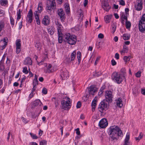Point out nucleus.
Wrapping results in <instances>:
<instances>
[{
	"label": "nucleus",
	"mask_w": 145,
	"mask_h": 145,
	"mask_svg": "<svg viewBox=\"0 0 145 145\" xmlns=\"http://www.w3.org/2000/svg\"><path fill=\"white\" fill-rule=\"evenodd\" d=\"M109 140L111 142L114 143L117 141L119 137L123 135L122 132L117 126H111L108 129Z\"/></svg>",
	"instance_id": "f257e3e1"
},
{
	"label": "nucleus",
	"mask_w": 145,
	"mask_h": 145,
	"mask_svg": "<svg viewBox=\"0 0 145 145\" xmlns=\"http://www.w3.org/2000/svg\"><path fill=\"white\" fill-rule=\"evenodd\" d=\"M63 38L65 41L70 45L75 44L77 40L75 35H71L69 33H65L64 35Z\"/></svg>",
	"instance_id": "f03ea898"
},
{
	"label": "nucleus",
	"mask_w": 145,
	"mask_h": 145,
	"mask_svg": "<svg viewBox=\"0 0 145 145\" xmlns=\"http://www.w3.org/2000/svg\"><path fill=\"white\" fill-rule=\"evenodd\" d=\"M109 103L105 101V100H103L100 103L98 107V111L101 113H103L106 111L108 108Z\"/></svg>",
	"instance_id": "7ed1b4c3"
},
{
	"label": "nucleus",
	"mask_w": 145,
	"mask_h": 145,
	"mask_svg": "<svg viewBox=\"0 0 145 145\" xmlns=\"http://www.w3.org/2000/svg\"><path fill=\"white\" fill-rule=\"evenodd\" d=\"M70 98L67 97L66 99L62 100L61 102V108L65 110H69L71 107V102Z\"/></svg>",
	"instance_id": "20e7f679"
},
{
	"label": "nucleus",
	"mask_w": 145,
	"mask_h": 145,
	"mask_svg": "<svg viewBox=\"0 0 145 145\" xmlns=\"http://www.w3.org/2000/svg\"><path fill=\"white\" fill-rule=\"evenodd\" d=\"M124 75H121V74L118 72H114L112 75V79L113 80H115L118 84H120L123 79H125Z\"/></svg>",
	"instance_id": "39448f33"
},
{
	"label": "nucleus",
	"mask_w": 145,
	"mask_h": 145,
	"mask_svg": "<svg viewBox=\"0 0 145 145\" xmlns=\"http://www.w3.org/2000/svg\"><path fill=\"white\" fill-rule=\"evenodd\" d=\"M105 101L108 102V103H111L112 101V98H113V95L112 94V92L111 91H106L105 94Z\"/></svg>",
	"instance_id": "423d86ee"
},
{
	"label": "nucleus",
	"mask_w": 145,
	"mask_h": 145,
	"mask_svg": "<svg viewBox=\"0 0 145 145\" xmlns=\"http://www.w3.org/2000/svg\"><path fill=\"white\" fill-rule=\"evenodd\" d=\"M56 8L55 0H53L52 1H50L47 3L46 9L49 13H50L52 11V9H54Z\"/></svg>",
	"instance_id": "0eeeda50"
},
{
	"label": "nucleus",
	"mask_w": 145,
	"mask_h": 145,
	"mask_svg": "<svg viewBox=\"0 0 145 145\" xmlns=\"http://www.w3.org/2000/svg\"><path fill=\"white\" fill-rule=\"evenodd\" d=\"M142 4V0H137L134 5L136 10L138 11L141 10L143 8Z\"/></svg>",
	"instance_id": "6e6552de"
},
{
	"label": "nucleus",
	"mask_w": 145,
	"mask_h": 145,
	"mask_svg": "<svg viewBox=\"0 0 145 145\" xmlns=\"http://www.w3.org/2000/svg\"><path fill=\"white\" fill-rule=\"evenodd\" d=\"M16 52L19 54L21 50V41L20 39H17L16 41Z\"/></svg>",
	"instance_id": "1a4fd4ad"
},
{
	"label": "nucleus",
	"mask_w": 145,
	"mask_h": 145,
	"mask_svg": "<svg viewBox=\"0 0 145 145\" xmlns=\"http://www.w3.org/2000/svg\"><path fill=\"white\" fill-rule=\"evenodd\" d=\"M8 42V39L7 38H4L3 40H1L0 41V50H3L4 49L6 46L7 45Z\"/></svg>",
	"instance_id": "9d476101"
},
{
	"label": "nucleus",
	"mask_w": 145,
	"mask_h": 145,
	"mask_svg": "<svg viewBox=\"0 0 145 145\" xmlns=\"http://www.w3.org/2000/svg\"><path fill=\"white\" fill-rule=\"evenodd\" d=\"M108 125V122L107 120L105 118L102 119L99 123V125L101 128L106 127Z\"/></svg>",
	"instance_id": "9b49d317"
},
{
	"label": "nucleus",
	"mask_w": 145,
	"mask_h": 145,
	"mask_svg": "<svg viewBox=\"0 0 145 145\" xmlns=\"http://www.w3.org/2000/svg\"><path fill=\"white\" fill-rule=\"evenodd\" d=\"M102 7L103 9L107 12L111 8L108 2L106 1H105L102 3Z\"/></svg>",
	"instance_id": "f8f14e48"
},
{
	"label": "nucleus",
	"mask_w": 145,
	"mask_h": 145,
	"mask_svg": "<svg viewBox=\"0 0 145 145\" xmlns=\"http://www.w3.org/2000/svg\"><path fill=\"white\" fill-rule=\"evenodd\" d=\"M33 13L32 10L30 9L27 13L26 20L29 23H31L33 21Z\"/></svg>",
	"instance_id": "ddd939ff"
},
{
	"label": "nucleus",
	"mask_w": 145,
	"mask_h": 145,
	"mask_svg": "<svg viewBox=\"0 0 145 145\" xmlns=\"http://www.w3.org/2000/svg\"><path fill=\"white\" fill-rule=\"evenodd\" d=\"M88 91L90 94L94 95L97 91V89L94 86H91L88 88Z\"/></svg>",
	"instance_id": "4468645a"
},
{
	"label": "nucleus",
	"mask_w": 145,
	"mask_h": 145,
	"mask_svg": "<svg viewBox=\"0 0 145 145\" xmlns=\"http://www.w3.org/2000/svg\"><path fill=\"white\" fill-rule=\"evenodd\" d=\"M58 14L60 17L61 20L62 22H63L65 20V13L63 12V9L61 8L58 10Z\"/></svg>",
	"instance_id": "2eb2a0df"
},
{
	"label": "nucleus",
	"mask_w": 145,
	"mask_h": 145,
	"mask_svg": "<svg viewBox=\"0 0 145 145\" xmlns=\"http://www.w3.org/2000/svg\"><path fill=\"white\" fill-rule=\"evenodd\" d=\"M49 17L47 16H45L42 20V24L45 25H49L50 23Z\"/></svg>",
	"instance_id": "dca6fc26"
},
{
	"label": "nucleus",
	"mask_w": 145,
	"mask_h": 145,
	"mask_svg": "<svg viewBox=\"0 0 145 145\" xmlns=\"http://www.w3.org/2000/svg\"><path fill=\"white\" fill-rule=\"evenodd\" d=\"M139 22V29L140 31L142 33H144L145 31V23L144 22Z\"/></svg>",
	"instance_id": "f3484780"
},
{
	"label": "nucleus",
	"mask_w": 145,
	"mask_h": 145,
	"mask_svg": "<svg viewBox=\"0 0 145 145\" xmlns=\"http://www.w3.org/2000/svg\"><path fill=\"white\" fill-rule=\"evenodd\" d=\"M97 97H96L93 100L91 103V110L93 112L95 110L96 107L97 105Z\"/></svg>",
	"instance_id": "a211bd4d"
},
{
	"label": "nucleus",
	"mask_w": 145,
	"mask_h": 145,
	"mask_svg": "<svg viewBox=\"0 0 145 145\" xmlns=\"http://www.w3.org/2000/svg\"><path fill=\"white\" fill-rule=\"evenodd\" d=\"M25 65H31L32 64V61L31 58L27 57L26 58L24 62Z\"/></svg>",
	"instance_id": "6ab92c4d"
},
{
	"label": "nucleus",
	"mask_w": 145,
	"mask_h": 145,
	"mask_svg": "<svg viewBox=\"0 0 145 145\" xmlns=\"http://www.w3.org/2000/svg\"><path fill=\"white\" fill-rule=\"evenodd\" d=\"M42 103L39 99H37L34 101L33 104V106L34 107L38 106H42Z\"/></svg>",
	"instance_id": "aec40b11"
},
{
	"label": "nucleus",
	"mask_w": 145,
	"mask_h": 145,
	"mask_svg": "<svg viewBox=\"0 0 145 145\" xmlns=\"http://www.w3.org/2000/svg\"><path fill=\"white\" fill-rule=\"evenodd\" d=\"M52 65L50 64H48V66L46 68H44V72L46 73H50L52 72Z\"/></svg>",
	"instance_id": "412c9836"
},
{
	"label": "nucleus",
	"mask_w": 145,
	"mask_h": 145,
	"mask_svg": "<svg viewBox=\"0 0 145 145\" xmlns=\"http://www.w3.org/2000/svg\"><path fill=\"white\" fill-rule=\"evenodd\" d=\"M130 138V135L129 133H127L125 138V139L124 145H130V142L129 141Z\"/></svg>",
	"instance_id": "4be33fe9"
},
{
	"label": "nucleus",
	"mask_w": 145,
	"mask_h": 145,
	"mask_svg": "<svg viewBox=\"0 0 145 145\" xmlns=\"http://www.w3.org/2000/svg\"><path fill=\"white\" fill-rule=\"evenodd\" d=\"M76 55V52L75 51H74L71 54V57L69 58V62L73 61Z\"/></svg>",
	"instance_id": "5701e85b"
},
{
	"label": "nucleus",
	"mask_w": 145,
	"mask_h": 145,
	"mask_svg": "<svg viewBox=\"0 0 145 145\" xmlns=\"http://www.w3.org/2000/svg\"><path fill=\"white\" fill-rule=\"evenodd\" d=\"M117 106L120 107H121L123 106L122 101L121 98H119L116 101Z\"/></svg>",
	"instance_id": "b1692460"
},
{
	"label": "nucleus",
	"mask_w": 145,
	"mask_h": 145,
	"mask_svg": "<svg viewBox=\"0 0 145 145\" xmlns=\"http://www.w3.org/2000/svg\"><path fill=\"white\" fill-rule=\"evenodd\" d=\"M128 48L126 46L124 45L123 46V50L120 51V53L121 54L123 53H127L128 52Z\"/></svg>",
	"instance_id": "393cba45"
},
{
	"label": "nucleus",
	"mask_w": 145,
	"mask_h": 145,
	"mask_svg": "<svg viewBox=\"0 0 145 145\" xmlns=\"http://www.w3.org/2000/svg\"><path fill=\"white\" fill-rule=\"evenodd\" d=\"M112 16L109 15H106L105 17V21L106 23H108L110 22Z\"/></svg>",
	"instance_id": "a878e982"
},
{
	"label": "nucleus",
	"mask_w": 145,
	"mask_h": 145,
	"mask_svg": "<svg viewBox=\"0 0 145 145\" xmlns=\"http://www.w3.org/2000/svg\"><path fill=\"white\" fill-rule=\"evenodd\" d=\"M8 4L7 0H0V4L1 6H5Z\"/></svg>",
	"instance_id": "bb28decb"
},
{
	"label": "nucleus",
	"mask_w": 145,
	"mask_h": 145,
	"mask_svg": "<svg viewBox=\"0 0 145 145\" xmlns=\"http://www.w3.org/2000/svg\"><path fill=\"white\" fill-rule=\"evenodd\" d=\"M123 37L124 40H127L130 39V35L128 34H124L123 35Z\"/></svg>",
	"instance_id": "cd10ccee"
},
{
	"label": "nucleus",
	"mask_w": 145,
	"mask_h": 145,
	"mask_svg": "<svg viewBox=\"0 0 145 145\" xmlns=\"http://www.w3.org/2000/svg\"><path fill=\"white\" fill-rule=\"evenodd\" d=\"M48 33L51 35H52L54 34V29L52 27H49L48 29Z\"/></svg>",
	"instance_id": "c85d7f7f"
},
{
	"label": "nucleus",
	"mask_w": 145,
	"mask_h": 145,
	"mask_svg": "<svg viewBox=\"0 0 145 145\" xmlns=\"http://www.w3.org/2000/svg\"><path fill=\"white\" fill-rule=\"evenodd\" d=\"M112 32L113 33L115 31L116 28V25L115 24H113L111 26Z\"/></svg>",
	"instance_id": "c756f323"
},
{
	"label": "nucleus",
	"mask_w": 145,
	"mask_h": 145,
	"mask_svg": "<svg viewBox=\"0 0 145 145\" xmlns=\"http://www.w3.org/2000/svg\"><path fill=\"white\" fill-rule=\"evenodd\" d=\"M37 9L38 12L39 13H41L43 9V8L42 6V4L41 3H39V4Z\"/></svg>",
	"instance_id": "7c9ffc66"
},
{
	"label": "nucleus",
	"mask_w": 145,
	"mask_h": 145,
	"mask_svg": "<svg viewBox=\"0 0 145 145\" xmlns=\"http://www.w3.org/2000/svg\"><path fill=\"white\" fill-rule=\"evenodd\" d=\"M5 27V24L2 21L0 22V33L4 29Z\"/></svg>",
	"instance_id": "2f4dec72"
},
{
	"label": "nucleus",
	"mask_w": 145,
	"mask_h": 145,
	"mask_svg": "<svg viewBox=\"0 0 145 145\" xmlns=\"http://www.w3.org/2000/svg\"><path fill=\"white\" fill-rule=\"evenodd\" d=\"M121 73H120V74H121V75H124V78H125V76H126V69L125 68H122L121 70Z\"/></svg>",
	"instance_id": "473e14b6"
},
{
	"label": "nucleus",
	"mask_w": 145,
	"mask_h": 145,
	"mask_svg": "<svg viewBox=\"0 0 145 145\" xmlns=\"http://www.w3.org/2000/svg\"><path fill=\"white\" fill-rule=\"evenodd\" d=\"M125 25L126 28L127 29H129L131 26V24L130 22L128 20L125 22Z\"/></svg>",
	"instance_id": "72a5a7b5"
},
{
	"label": "nucleus",
	"mask_w": 145,
	"mask_h": 145,
	"mask_svg": "<svg viewBox=\"0 0 145 145\" xmlns=\"http://www.w3.org/2000/svg\"><path fill=\"white\" fill-rule=\"evenodd\" d=\"M77 57L78 59V62L80 63L81 60V54L80 52H78L77 53Z\"/></svg>",
	"instance_id": "f704fd0d"
},
{
	"label": "nucleus",
	"mask_w": 145,
	"mask_h": 145,
	"mask_svg": "<svg viewBox=\"0 0 145 145\" xmlns=\"http://www.w3.org/2000/svg\"><path fill=\"white\" fill-rule=\"evenodd\" d=\"M35 46L38 50H40L41 47V43L39 42H37L35 44Z\"/></svg>",
	"instance_id": "c9c22d12"
},
{
	"label": "nucleus",
	"mask_w": 145,
	"mask_h": 145,
	"mask_svg": "<svg viewBox=\"0 0 145 145\" xmlns=\"http://www.w3.org/2000/svg\"><path fill=\"white\" fill-rule=\"evenodd\" d=\"M106 86L105 85L103 86L101 88L99 92V95H101L103 91V90L105 89Z\"/></svg>",
	"instance_id": "e433bc0d"
},
{
	"label": "nucleus",
	"mask_w": 145,
	"mask_h": 145,
	"mask_svg": "<svg viewBox=\"0 0 145 145\" xmlns=\"http://www.w3.org/2000/svg\"><path fill=\"white\" fill-rule=\"evenodd\" d=\"M65 8L66 12H69L70 11L69 4H67L65 5Z\"/></svg>",
	"instance_id": "4c0bfd02"
},
{
	"label": "nucleus",
	"mask_w": 145,
	"mask_h": 145,
	"mask_svg": "<svg viewBox=\"0 0 145 145\" xmlns=\"http://www.w3.org/2000/svg\"><path fill=\"white\" fill-rule=\"evenodd\" d=\"M131 56H125L123 57V59L125 62H127L129 61L131 59Z\"/></svg>",
	"instance_id": "58836bf2"
},
{
	"label": "nucleus",
	"mask_w": 145,
	"mask_h": 145,
	"mask_svg": "<svg viewBox=\"0 0 145 145\" xmlns=\"http://www.w3.org/2000/svg\"><path fill=\"white\" fill-rule=\"evenodd\" d=\"M17 20H19L21 17V11L19 9L18 10V12L17 13Z\"/></svg>",
	"instance_id": "ea45409f"
},
{
	"label": "nucleus",
	"mask_w": 145,
	"mask_h": 145,
	"mask_svg": "<svg viewBox=\"0 0 145 145\" xmlns=\"http://www.w3.org/2000/svg\"><path fill=\"white\" fill-rule=\"evenodd\" d=\"M144 22L145 23V14L142 15L141 17V20L139 22Z\"/></svg>",
	"instance_id": "a19ab883"
},
{
	"label": "nucleus",
	"mask_w": 145,
	"mask_h": 145,
	"mask_svg": "<svg viewBox=\"0 0 145 145\" xmlns=\"http://www.w3.org/2000/svg\"><path fill=\"white\" fill-rule=\"evenodd\" d=\"M55 24L57 26V27L59 28L62 27L61 24L58 21H56L55 22Z\"/></svg>",
	"instance_id": "79ce46f5"
},
{
	"label": "nucleus",
	"mask_w": 145,
	"mask_h": 145,
	"mask_svg": "<svg viewBox=\"0 0 145 145\" xmlns=\"http://www.w3.org/2000/svg\"><path fill=\"white\" fill-rule=\"evenodd\" d=\"M47 141L45 140H43L41 141L40 142V145H46Z\"/></svg>",
	"instance_id": "37998d69"
},
{
	"label": "nucleus",
	"mask_w": 145,
	"mask_h": 145,
	"mask_svg": "<svg viewBox=\"0 0 145 145\" xmlns=\"http://www.w3.org/2000/svg\"><path fill=\"white\" fill-rule=\"evenodd\" d=\"M22 71L23 73H25V74H27L28 73V71L27 70V67H24Z\"/></svg>",
	"instance_id": "c03bdc74"
},
{
	"label": "nucleus",
	"mask_w": 145,
	"mask_h": 145,
	"mask_svg": "<svg viewBox=\"0 0 145 145\" xmlns=\"http://www.w3.org/2000/svg\"><path fill=\"white\" fill-rule=\"evenodd\" d=\"M58 35V40L59 43H61L62 42L63 38L60 35Z\"/></svg>",
	"instance_id": "a18cd8bd"
},
{
	"label": "nucleus",
	"mask_w": 145,
	"mask_h": 145,
	"mask_svg": "<svg viewBox=\"0 0 145 145\" xmlns=\"http://www.w3.org/2000/svg\"><path fill=\"white\" fill-rule=\"evenodd\" d=\"M10 24L12 26L14 25V20L12 17H10Z\"/></svg>",
	"instance_id": "49530a36"
},
{
	"label": "nucleus",
	"mask_w": 145,
	"mask_h": 145,
	"mask_svg": "<svg viewBox=\"0 0 145 145\" xmlns=\"http://www.w3.org/2000/svg\"><path fill=\"white\" fill-rule=\"evenodd\" d=\"M38 82L37 79H34L33 82V85L36 86L38 84Z\"/></svg>",
	"instance_id": "de8ad7c7"
},
{
	"label": "nucleus",
	"mask_w": 145,
	"mask_h": 145,
	"mask_svg": "<svg viewBox=\"0 0 145 145\" xmlns=\"http://www.w3.org/2000/svg\"><path fill=\"white\" fill-rule=\"evenodd\" d=\"M119 1V2L120 5L122 6H124L125 5V2L123 0H120Z\"/></svg>",
	"instance_id": "09e8293b"
},
{
	"label": "nucleus",
	"mask_w": 145,
	"mask_h": 145,
	"mask_svg": "<svg viewBox=\"0 0 145 145\" xmlns=\"http://www.w3.org/2000/svg\"><path fill=\"white\" fill-rule=\"evenodd\" d=\"M30 134L31 135V137H32V138L33 139H37L38 137L36 135H33V134L31 133H30Z\"/></svg>",
	"instance_id": "8fccbe9b"
},
{
	"label": "nucleus",
	"mask_w": 145,
	"mask_h": 145,
	"mask_svg": "<svg viewBox=\"0 0 145 145\" xmlns=\"http://www.w3.org/2000/svg\"><path fill=\"white\" fill-rule=\"evenodd\" d=\"M57 32L58 35H61V29L62 27L59 28L57 27Z\"/></svg>",
	"instance_id": "3c124183"
},
{
	"label": "nucleus",
	"mask_w": 145,
	"mask_h": 145,
	"mask_svg": "<svg viewBox=\"0 0 145 145\" xmlns=\"http://www.w3.org/2000/svg\"><path fill=\"white\" fill-rule=\"evenodd\" d=\"M121 18L122 19L125 20L126 21L127 20V16L124 14L122 15Z\"/></svg>",
	"instance_id": "603ef678"
},
{
	"label": "nucleus",
	"mask_w": 145,
	"mask_h": 145,
	"mask_svg": "<svg viewBox=\"0 0 145 145\" xmlns=\"http://www.w3.org/2000/svg\"><path fill=\"white\" fill-rule=\"evenodd\" d=\"M42 92L44 94H46L47 93V91L45 88H43L42 89Z\"/></svg>",
	"instance_id": "864d4df0"
},
{
	"label": "nucleus",
	"mask_w": 145,
	"mask_h": 145,
	"mask_svg": "<svg viewBox=\"0 0 145 145\" xmlns=\"http://www.w3.org/2000/svg\"><path fill=\"white\" fill-rule=\"evenodd\" d=\"M68 75V73L66 72H63L61 74V76L62 77L63 76L64 77H67Z\"/></svg>",
	"instance_id": "5fc2aeb1"
},
{
	"label": "nucleus",
	"mask_w": 145,
	"mask_h": 145,
	"mask_svg": "<svg viewBox=\"0 0 145 145\" xmlns=\"http://www.w3.org/2000/svg\"><path fill=\"white\" fill-rule=\"evenodd\" d=\"M141 72L139 71H138L135 74L136 76L137 77H139L141 76Z\"/></svg>",
	"instance_id": "6e6d98bb"
},
{
	"label": "nucleus",
	"mask_w": 145,
	"mask_h": 145,
	"mask_svg": "<svg viewBox=\"0 0 145 145\" xmlns=\"http://www.w3.org/2000/svg\"><path fill=\"white\" fill-rule=\"evenodd\" d=\"M81 102L80 101H78L77 103L76 107L77 108H79L81 107Z\"/></svg>",
	"instance_id": "4d7b16f0"
},
{
	"label": "nucleus",
	"mask_w": 145,
	"mask_h": 145,
	"mask_svg": "<svg viewBox=\"0 0 145 145\" xmlns=\"http://www.w3.org/2000/svg\"><path fill=\"white\" fill-rule=\"evenodd\" d=\"M104 35L102 33H100L98 35V38L100 39H103L104 38Z\"/></svg>",
	"instance_id": "13d9d810"
},
{
	"label": "nucleus",
	"mask_w": 145,
	"mask_h": 145,
	"mask_svg": "<svg viewBox=\"0 0 145 145\" xmlns=\"http://www.w3.org/2000/svg\"><path fill=\"white\" fill-rule=\"evenodd\" d=\"M76 130V133L78 135H80V132L79 131V128H77Z\"/></svg>",
	"instance_id": "bf43d9fd"
},
{
	"label": "nucleus",
	"mask_w": 145,
	"mask_h": 145,
	"mask_svg": "<svg viewBox=\"0 0 145 145\" xmlns=\"http://www.w3.org/2000/svg\"><path fill=\"white\" fill-rule=\"evenodd\" d=\"M112 64L113 66H114L116 64V62L113 59L111 61Z\"/></svg>",
	"instance_id": "052dcab7"
},
{
	"label": "nucleus",
	"mask_w": 145,
	"mask_h": 145,
	"mask_svg": "<svg viewBox=\"0 0 145 145\" xmlns=\"http://www.w3.org/2000/svg\"><path fill=\"white\" fill-rule=\"evenodd\" d=\"M119 55L118 53H116L115 55V57L116 59H119Z\"/></svg>",
	"instance_id": "680f3d73"
},
{
	"label": "nucleus",
	"mask_w": 145,
	"mask_h": 145,
	"mask_svg": "<svg viewBox=\"0 0 145 145\" xmlns=\"http://www.w3.org/2000/svg\"><path fill=\"white\" fill-rule=\"evenodd\" d=\"M35 94V93H34L33 92H31V93L29 95V97L30 98H31L33 97V96Z\"/></svg>",
	"instance_id": "e2e57ef3"
},
{
	"label": "nucleus",
	"mask_w": 145,
	"mask_h": 145,
	"mask_svg": "<svg viewBox=\"0 0 145 145\" xmlns=\"http://www.w3.org/2000/svg\"><path fill=\"white\" fill-rule=\"evenodd\" d=\"M21 119L22 120V121L24 123H26L27 122V121L26 120L24 117H22L21 118Z\"/></svg>",
	"instance_id": "0e129e2a"
},
{
	"label": "nucleus",
	"mask_w": 145,
	"mask_h": 145,
	"mask_svg": "<svg viewBox=\"0 0 145 145\" xmlns=\"http://www.w3.org/2000/svg\"><path fill=\"white\" fill-rule=\"evenodd\" d=\"M141 93L142 94L145 95V89H141Z\"/></svg>",
	"instance_id": "69168bd1"
},
{
	"label": "nucleus",
	"mask_w": 145,
	"mask_h": 145,
	"mask_svg": "<svg viewBox=\"0 0 145 145\" xmlns=\"http://www.w3.org/2000/svg\"><path fill=\"white\" fill-rule=\"evenodd\" d=\"M88 0H84V7H86L88 4Z\"/></svg>",
	"instance_id": "338daca9"
},
{
	"label": "nucleus",
	"mask_w": 145,
	"mask_h": 145,
	"mask_svg": "<svg viewBox=\"0 0 145 145\" xmlns=\"http://www.w3.org/2000/svg\"><path fill=\"white\" fill-rule=\"evenodd\" d=\"M144 135L142 132H140V133L139 135L138 136L139 139H141L142 138V137Z\"/></svg>",
	"instance_id": "774afa93"
}]
</instances>
